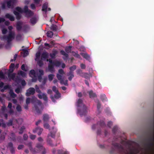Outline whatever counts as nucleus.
Wrapping results in <instances>:
<instances>
[{"label":"nucleus","instance_id":"1","mask_svg":"<svg viewBox=\"0 0 154 154\" xmlns=\"http://www.w3.org/2000/svg\"><path fill=\"white\" fill-rule=\"evenodd\" d=\"M15 33L11 31L9 32L8 36L7 37V41L8 43L11 42L12 39L14 38Z\"/></svg>","mask_w":154,"mask_h":154},{"label":"nucleus","instance_id":"2","mask_svg":"<svg viewBox=\"0 0 154 154\" xmlns=\"http://www.w3.org/2000/svg\"><path fill=\"white\" fill-rule=\"evenodd\" d=\"M58 79L61 84L65 85L67 84V80L66 78H58Z\"/></svg>","mask_w":154,"mask_h":154},{"label":"nucleus","instance_id":"3","mask_svg":"<svg viewBox=\"0 0 154 154\" xmlns=\"http://www.w3.org/2000/svg\"><path fill=\"white\" fill-rule=\"evenodd\" d=\"M16 82L18 85L21 84L23 86H24L26 85V83L24 80H21L19 79V78H16Z\"/></svg>","mask_w":154,"mask_h":154},{"label":"nucleus","instance_id":"4","mask_svg":"<svg viewBox=\"0 0 154 154\" xmlns=\"http://www.w3.org/2000/svg\"><path fill=\"white\" fill-rule=\"evenodd\" d=\"M35 92V90L34 88H31L27 90L26 95L27 96H29L30 95L33 94Z\"/></svg>","mask_w":154,"mask_h":154},{"label":"nucleus","instance_id":"5","mask_svg":"<svg viewBox=\"0 0 154 154\" xmlns=\"http://www.w3.org/2000/svg\"><path fill=\"white\" fill-rule=\"evenodd\" d=\"M16 2V0H10L7 2V7L9 8L11 6H12Z\"/></svg>","mask_w":154,"mask_h":154},{"label":"nucleus","instance_id":"6","mask_svg":"<svg viewBox=\"0 0 154 154\" xmlns=\"http://www.w3.org/2000/svg\"><path fill=\"white\" fill-rule=\"evenodd\" d=\"M38 97L40 99H42L45 100L46 101L47 100V97L46 95L42 93L41 92H40L38 95Z\"/></svg>","mask_w":154,"mask_h":154},{"label":"nucleus","instance_id":"7","mask_svg":"<svg viewBox=\"0 0 154 154\" xmlns=\"http://www.w3.org/2000/svg\"><path fill=\"white\" fill-rule=\"evenodd\" d=\"M52 90L56 93V95L54 96L55 98L57 99L60 97V94L59 93H58L57 88L55 87L54 86L53 87Z\"/></svg>","mask_w":154,"mask_h":154},{"label":"nucleus","instance_id":"8","mask_svg":"<svg viewBox=\"0 0 154 154\" xmlns=\"http://www.w3.org/2000/svg\"><path fill=\"white\" fill-rule=\"evenodd\" d=\"M49 54L47 52H44L41 55V59H45L48 58Z\"/></svg>","mask_w":154,"mask_h":154},{"label":"nucleus","instance_id":"9","mask_svg":"<svg viewBox=\"0 0 154 154\" xmlns=\"http://www.w3.org/2000/svg\"><path fill=\"white\" fill-rule=\"evenodd\" d=\"M6 18L9 19L11 21L14 20V16L9 14H7L5 16Z\"/></svg>","mask_w":154,"mask_h":154},{"label":"nucleus","instance_id":"10","mask_svg":"<svg viewBox=\"0 0 154 154\" xmlns=\"http://www.w3.org/2000/svg\"><path fill=\"white\" fill-rule=\"evenodd\" d=\"M64 74V72L63 69H60L59 70L58 73L57 75V77H62Z\"/></svg>","mask_w":154,"mask_h":154},{"label":"nucleus","instance_id":"11","mask_svg":"<svg viewBox=\"0 0 154 154\" xmlns=\"http://www.w3.org/2000/svg\"><path fill=\"white\" fill-rule=\"evenodd\" d=\"M14 64L13 63H11L10 66V69L9 70H8L7 69H6L5 71L6 72H10V73L11 72H13L14 70Z\"/></svg>","mask_w":154,"mask_h":154},{"label":"nucleus","instance_id":"12","mask_svg":"<svg viewBox=\"0 0 154 154\" xmlns=\"http://www.w3.org/2000/svg\"><path fill=\"white\" fill-rule=\"evenodd\" d=\"M57 53L58 52L57 50H54L52 51V53L50 54V56L52 58H54L55 57Z\"/></svg>","mask_w":154,"mask_h":154},{"label":"nucleus","instance_id":"13","mask_svg":"<svg viewBox=\"0 0 154 154\" xmlns=\"http://www.w3.org/2000/svg\"><path fill=\"white\" fill-rule=\"evenodd\" d=\"M6 73L8 74V77H16V74L15 73L11 72L10 73V72H6L5 71V73Z\"/></svg>","mask_w":154,"mask_h":154},{"label":"nucleus","instance_id":"14","mask_svg":"<svg viewBox=\"0 0 154 154\" xmlns=\"http://www.w3.org/2000/svg\"><path fill=\"white\" fill-rule=\"evenodd\" d=\"M26 14V16L27 17H30L33 14V12L30 10H29V11H26V13H25Z\"/></svg>","mask_w":154,"mask_h":154},{"label":"nucleus","instance_id":"15","mask_svg":"<svg viewBox=\"0 0 154 154\" xmlns=\"http://www.w3.org/2000/svg\"><path fill=\"white\" fill-rule=\"evenodd\" d=\"M17 75L19 76H22L24 77L25 76L26 73L22 71H19L17 72Z\"/></svg>","mask_w":154,"mask_h":154},{"label":"nucleus","instance_id":"16","mask_svg":"<svg viewBox=\"0 0 154 154\" xmlns=\"http://www.w3.org/2000/svg\"><path fill=\"white\" fill-rule=\"evenodd\" d=\"M14 14L16 16V19L18 20H20L21 17V15L18 12L16 11H14Z\"/></svg>","mask_w":154,"mask_h":154},{"label":"nucleus","instance_id":"17","mask_svg":"<svg viewBox=\"0 0 154 154\" xmlns=\"http://www.w3.org/2000/svg\"><path fill=\"white\" fill-rule=\"evenodd\" d=\"M8 108H9L10 109V110L9 111V112L11 114L13 113V110L11 109L12 104L11 103H8Z\"/></svg>","mask_w":154,"mask_h":154},{"label":"nucleus","instance_id":"18","mask_svg":"<svg viewBox=\"0 0 154 154\" xmlns=\"http://www.w3.org/2000/svg\"><path fill=\"white\" fill-rule=\"evenodd\" d=\"M48 8V4L46 3H45L43 4L42 6V11H44L45 12L47 11V9Z\"/></svg>","mask_w":154,"mask_h":154},{"label":"nucleus","instance_id":"19","mask_svg":"<svg viewBox=\"0 0 154 154\" xmlns=\"http://www.w3.org/2000/svg\"><path fill=\"white\" fill-rule=\"evenodd\" d=\"M38 80L42 84H45L46 82V79L45 78H38Z\"/></svg>","mask_w":154,"mask_h":154},{"label":"nucleus","instance_id":"20","mask_svg":"<svg viewBox=\"0 0 154 154\" xmlns=\"http://www.w3.org/2000/svg\"><path fill=\"white\" fill-rule=\"evenodd\" d=\"M77 105L78 106H84V105L82 103V101L81 100H79L77 102Z\"/></svg>","mask_w":154,"mask_h":154},{"label":"nucleus","instance_id":"21","mask_svg":"<svg viewBox=\"0 0 154 154\" xmlns=\"http://www.w3.org/2000/svg\"><path fill=\"white\" fill-rule=\"evenodd\" d=\"M42 131L43 129L42 128H38L36 129L35 132L37 133L38 135H40L41 134Z\"/></svg>","mask_w":154,"mask_h":154},{"label":"nucleus","instance_id":"22","mask_svg":"<svg viewBox=\"0 0 154 154\" xmlns=\"http://www.w3.org/2000/svg\"><path fill=\"white\" fill-rule=\"evenodd\" d=\"M47 36L50 38H52L53 35V33L52 32L48 31L47 33Z\"/></svg>","mask_w":154,"mask_h":154},{"label":"nucleus","instance_id":"23","mask_svg":"<svg viewBox=\"0 0 154 154\" xmlns=\"http://www.w3.org/2000/svg\"><path fill=\"white\" fill-rule=\"evenodd\" d=\"M82 56L86 59L88 60H89L90 59V57L89 55H88L86 53H84L82 54Z\"/></svg>","mask_w":154,"mask_h":154},{"label":"nucleus","instance_id":"24","mask_svg":"<svg viewBox=\"0 0 154 154\" xmlns=\"http://www.w3.org/2000/svg\"><path fill=\"white\" fill-rule=\"evenodd\" d=\"M41 54L39 51H38L36 53L35 55V59L36 61L38 60L39 59L40 57V56Z\"/></svg>","mask_w":154,"mask_h":154},{"label":"nucleus","instance_id":"25","mask_svg":"<svg viewBox=\"0 0 154 154\" xmlns=\"http://www.w3.org/2000/svg\"><path fill=\"white\" fill-rule=\"evenodd\" d=\"M37 21L35 17L32 18L30 20V22L32 24H35Z\"/></svg>","mask_w":154,"mask_h":154},{"label":"nucleus","instance_id":"26","mask_svg":"<svg viewBox=\"0 0 154 154\" xmlns=\"http://www.w3.org/2000/svg\"><path fill=\"white\" fill-rule=\"evenodd\" d=\"M61 54L63 55L65 57L67 58L68 57V55L64 51L61 50L60 51Z\"/></svg>","mask_w":154,"mask_h":154},{"label":"nucleus","instance_id":"27","mask_svg":"<svg viewBox=\"0 0 154 154\" xmlns=\"http://www.w3.org/2000/svg\"><path fill=\"white\" fill-rule=\"evenodd\" d=\"M71 47L69 46L68 47H67L65 49L66 51L68 53L71 52Z\"/></svg>","mask_w":154,"mask_h":154},{"label":"nucleus","instance_id":"28","mask_svg":"<svg viewBox=\"0 0 154 154\" xmlns=\"http://www.w3.org/2000/svg\"><path fill=\"white\" fill-rule=\"evenodd\" d=\"M10 94L12 98H14L16 97V95L13 92V91H10Z\"/></svg>","mask_w":154,"mask_h":154},{"label":"nucleus","instance_id":"29","mask_svg":"<svg viewBox=\"0 0 154 154\" xmlns=\"http://www.w3.org/2000/svg\"><path fill=\"white\" fill-rule=\"evenodd\" d=\"M51 30L55 31L57 30V27L55 25H53L51 26Z\"/></svg>","mask_w":154,"mask_h":154},{"label":"nucleus","instance_id":"30","mask_svg":"<svg viewBox=\"0 0 154 154\" xmlns=\"http://www.w3.org/2000/svg\"><path fill=\"white\" fill-rule=\"evenodd\" d=\"M39 75L38 77H41L43 75L44 72L41 69H39L38 71Z\"/></svg>","mask_w":154,"mask_h":154},{"label":"nucleus","instance_id":"31","mask_svg":"<svg viewBox=\"0 0 154 154\" xmlns=\"http://www.w3.org/2000/svg\"><path fill=\"white\" fill-rule=\"evenodd\" d=\"M29 54L28 51L27 50H24V52L23 54V57H25L28 55Z\"/></svg>","mask_w":154,"mask_h":154},{"label":"nucleus","instance_id":"32","mask_svg":"<svg viewBox=\"0 0 154 154\" xmlns=\"http://www.w3.org/2000/svg\"><path fill=\"white\" fill-rule=\"evenodd\" d=\"M22 38V35L20 34H18L16 37V39L17 40H20Z\"/></svg>","mask_w":154,"mask_h":154},{"label":"nucleus","instance_id":"33","mask_svg":"<svg viewBox=\"0 0 154 154\" xmlns=\"http://www.w3.org/2000/svg\"><path fill=\"white\" fill-rule=\"evenodd\" d=\"M49 119V117L47 115L45 114L44 115L43 120L44 121H46L48 120Z\"/></svg>","mask_w":154,"mask_h":154},{"label":"nucleus","instance_id":"34","mask_svg":"<svg viewBox=\"0 0 154 154\" xmlns=\"http://www.w3.org/2000/svg\"><path fill=\"white\" fill-rule=\"evenodd\" d=\"M89 94L91 97H94L96 96V94L93 93L92 91H90Z\"/></svg>","mask_w":154,"mask_h":154},{"label":"nucleus","instance_id":"35","mask_svg":"<svg viewBox=\"0 0 154 154\" xmlns=\"http://www.w3.org/2000/svg\"><path fill=\"white\" fill-rule=\"evenodd\" d=\"M72 53L73 55L74 56H75L76 57H77V58H80V55L74 52H72Z\"/></svg>","mask_w":154,"mask_h":154},{"label":"nucleus","instance_id":"36","mask_svg":"<svg viewBox=\"0 0 154 154\" xmlns=\"http://www.w3.org/2000/svg\"><path fill=\"white\" fill-rule=\"evenodd\" d=\"M15 9L17 11L20 13H22L23 11L22 9L19 7H17Z\"/></svg>","mask_w":154,"mask_h":154},{"label":"nucleus","instance_id":"37","mask_svg":"<svg viewBox=\"0 0 154 154\" xmlns=\"http://www.w3.org/2000/svg\"><path fill=\"white\" fill-rule=\"evenodd\" d=\"M35 74V72L34 70H31L29 72V75H34Z\"/></svg>","mask_w":154,"mask_h":154},{"label":"nucleus","instance_id":"38","mask_svg":"<svg viewBox=\"0 0 154 154\" xmlns=\"http://www.w3.org/2000/svg\"><path fill=\"white\" fill-rule=\"evenodd\" d=\"M20 22H18L17 23V30H20V29L21 28V27L20 26Z\"/></svg>","mask_w":154,"mask_h":154},{"label":"nucleus","instance_id":"39","mask_svg":"<svg viewBox=\"0 0 154 154\" xmlns=\"http://www.w3.org/2000/svg\"><path fill=\"white\" fill-rule=\"evenodd\" d=\"M16 109L17 111L20 112L21 110V107L19 105H17L16 107Z\"/></svg>","mask_w":154,"mask_h":154},{"label":"nucleus","instance_id":"40","mask_svg":"<svg viewBox=\"0 0 154 154\" xmlns=\"http://www.w3.org/2000/svg\"><path fill=\"white\" fill-rule=\"evenodd\" d=\"M60 64L61 63L59 61H57L54 63V65L57 66H60Z\"/></svg>","mask_w":154,"mask_h":154},{"label":"nucleus","instance_id":"41","mask_svg":"<svg viewBox=\"0 0 154 154\" xmlns=\"http://www.w3.org/2000/svg\"><path fill=\"white\" fill-rule=\"evenodd\" d=\"M29 10L28 8V7L27 6H25L24 8L23 11L25 13L26 11H29Z\"/></svg>","mask_w":154,"mask_h":154},{"label":"nucleus","instance_id":"42","mask_svg":"<svg viewBox=\"0 0 154 154\" xmlns=\"http://www.w3.org/2000/svg\"><path fill=\"white\" fill-rule=\"evenodd\" d=\"M7 29L5 28H3L2 30V33L3 34H5L7 32Z\"/></svg>","mask_w":154,"mask_h":154},{"label":"nucleus","instance_id":"43","mask_svg":"<svg viewBox=\"0 0 154 154\" xmlns=\"http://www.w3.org/2000/svg\"><path fill=\"white\" fill-rule=\"evenodd\" d=\"M76 68V67L75 66H73L70 67L69 69L71 71H73L75 70Z\"/></svg>","mask_w":154,"mask_h":154},{"label":"nucleus","instance_id":"44","mask_svg":"<svg viewBox=\"0 0 154 154\" xmlns=\"http://www.w3.org/2000/svg\"><path fill=\"white\" fill-rule=\"evenodd\" d=\"M7 74V73H5V72L4 74L3 72L2 71L0 72V77H4L5 75V74Z\"/></svg>","mask_w":154,"mask_h":154},{"label":"nucleus","instance_id":"45","mask_svg":"<svg viewBox=\"0 0 154 154\" xmlns=\"http://www.w3.org/2000/svg\"><path fill=\"white\" fill-rule=\"evenodd\" d=\"M44 127L46 128H48L49 127V125L48 123H45L44 125Z\"/></svg>","mask_w":154,"mask_h":154},{"label":"nucleus","instance_id":"46","mask_svg":"<svg viewBox=\"0 0 154 154\" xmlns=\"http://www.w3.org/2000/svg\"><path fill=\"white\" fill-rule=\"evenodd\" d=\"M30 6L32 9H35V6L34 4H32Z\"/></svg>","mask_w":154,"mask_h":154},{"label":"nucleus","instance_id":"47","mask_svg":"<svg viewBox=\"0 0 154 154\" xmlns=\"http://www.w3.org/2000/svg\"><path fill=\"white\" fill-rule=\"evenodd\" d=\"M25 129V127L24 126L22 127L21 129H20V131L19 132L20 134H22L23 133V131Z\"/></svg>","mask_w":154,"mask_h":154},{"label":"nucleus","instance_id":"48","mask_svg":"<svg viewBox=\"0 0 154 154\" xmlns=\"http://www.w3.org/2000/svg\"><path fill=\"white\" fill-rule=\"evenodd\" d=\"M30 137L31 139L33 140L35 138L36 136L35 135H31L30 136Z\"/></svg>","mask_w":154,"mask_h":154},{"label":"nucleus","instance_id":"49","mask_svg":"<svg viewBox=\"0 0 154 154\" xmlns=\"http://www.w3.org/2000/svg\"><path fill=\"white\" fill-rule=\"evenodd\" d=\"M30 99L29 98H28L26 99V103L27 104H28L29 103H30Z\"/></svg>","mask_w":154,"mask_h":154},{"label":"nucleus","instance_id":"50","mask_svg":"<svg viewBox=\"0 0 154 154\" xmlns=\"http://www.w3.org/2000/svg\"><path fill=\"white\" fill-rule=\"evenodd\" d=\"M81 67L82 69H85V68L86 66L85 64L82 63L81 64Z\"/></svg>","mask_w":154,"mask_h":154},{"label":"nucleus","instance_id":"51","mask_svg":"<svg viewBox=\"0 0 154 154\" xmlns=\"http://www.w3.org/2000/svg\"><path fill=\"white\" fill-rule=\"evenodd\" d=\"M34 1L35 4H38L39 3L41 0H34Z\"/></svg>","mask_w":154,"mask_h":154},{"label":"nucleus","instance_id":"52","mask_svg":"<svg viewBox=\"0 0 154 154\" xmlns=\"http://www.w3.org/2000/svg\"><path fill=\"white\" fill-rule=\"evenodd\" d=\"M21 69L25 71H26V70L25 69V66L24 64H23L21 67Z\"/></svg>","mask_w":154,"mask_h":154},{"label":"nucleus","instance_id":"53","mask_svg":"<svg viewBox=\"0 0 154 154\" xmlns=\"http://www.w3.org/2000/svg\"><path fill=\"white\" fill-rule=\"evenodd\" d=\"M44 45L45 46H48L49 48H51L52 46L51 45H50L49 44L47 43H45L44 44Z\"/></svg>","mask_w":154,"mask_h":154},{"label":"nucleus","instance_id":"54","mask_svg":"<svg viewBox=\"0 0 154 154\" xmlns=\"http://www.w3.org/2000/svg\"><path fill=\"white\" fill-rule=\"evenodd\" d=\"M36 90L37 92L39 94L41 92V91H40L39 89L37 87V86L35 87Z\"/></svg>","mask_w":154,"mask_h":154},{"label":"nucleus","instance_id":"55","mask_svg":"<svg viewBox=\"0 0 154 154\" xmlns=\"http://www.w3.org/2000/svg\"><path fill=\"white\" fill-rule=\"evenodd\" d=\"M23 145H19L18 147V149H22L23 147Z\"/></svg>","mask_w":154,"mask_h":154},{"label":"nucleus","instance_id":"56","mask_svg":"<svg viewBox=\"0 0 154 154\" xmlns=\"http://www.w3.org/2000/svg\"><path fill=\"white\" fill-rule=\"evenodd\" d=\"M48 69L49 70H50L51 71L53 70V68L52 66H51V65H49L48 66Z\"/></svg>","mask_w":154,"mask_h":154},{"label":"nucleus","instance_id":"57","mask_svg":"<svg viewBox=\"0 0 154 154\" xmlns=\"http://www.w3.org/2000/svg\"><path fill=\"white\" fill-rule=\"evenodd\" d=\"M5 21V19L3 18L0 17V23L3 22Z\"/></svg>","mask_w":154,"mask_h":154},{"label":"nucleus","instance_id":"58","mask_svg":"<svg viewBox=\"0 0 154 154\" xmlns=\"http://www.w3.org/2000/svg\"><path fill=\"white\" fill-rule=\"evenodd\" d=\"M12 121L11 120H10L9 122L8 123V126H10L12 124Z\"/></svg>","mask_w":154,"mask_h":154},{"label":"nucleus","instance_id":"59","mask_svg":"<svg viewBox=\"0 0 154 154\" xmlns=\"http://www.w3.org/2000/svg\"><path fill=\"white\" fill-rule=\"evenodd\" d=\"M23 138L25 140L27 139L28 138V136L26 134H24L23 135Z\"/></svg>","mask_w":154,"mask_h":154},{"label":"nucleus","instance_id":"60","mask_svg":"<svg viewBox=\"0 0 154 154\" xmlns=\"http://www.w3.org/2000/svg\"><path fill=\"white\" fill-rule=\"evenodd\" d=\"M15 92L17 93H19L20 92V89L18 88H17L15 90Z\"/></svg>","mask_w":154,"mask_h":154},{"label":"nucleus","instance_id":"61","mask_svg":"<svg viewBox=\"0 0 154 154\" xmlns=\"http://www.w3.org/2000/svg\"><path fill=\"white\" fill-rule=\"evenodd\" d=\"M17 54H15L14 55V61H15L16 60V59L17 57Z\"/></svg>","mask_w":154,"mask_h":154},{"label":"nucleus","instance_id":"62","mask_svg":"<svg viewBox=\"0 0 154 154\" xmlns=\"http://www.w3.org/2000/svg\"><path fill=\"white\" fill-rule=\"evenodd\" d=\"M46 61H49V62H50V63H52V60L51 59H49V60H48V59H47Z\"/></svg>","mask_w":154,"mask_h":154},{"label":"nucleus","instance_id":"63","mask_svg":"<svg viewBox=\"0 0 154 154\" xmlns=\"http://www.w3.org/2000/svg\"><path fill=\"white\" fill-rule=\"evenodd\" d=\"M61 66V67L63 68H64L65 67V65L64 63H63L62 64Z\"/></svg>","mask_w":154,"mask_h":154},{"label":"nucleus","instance_id":"64","mask_svg":"<svg viewBox=\"0 0 154 154\" xmlns=\"http://www.w3.org/2000/svg\"><path fill=\"white\" fill-rule=\"evenodd\" d=\"M5 24L6 25H8L9 24H10V23L9 21H6L5 22Z\"/></svg>","mask_w":154,"mask_h":154}]
</instances>
